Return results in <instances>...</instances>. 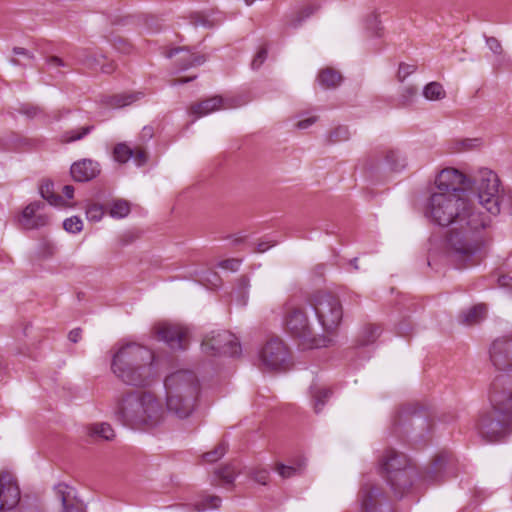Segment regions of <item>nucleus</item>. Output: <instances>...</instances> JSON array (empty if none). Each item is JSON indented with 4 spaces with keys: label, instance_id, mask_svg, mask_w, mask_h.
<instances>
[{
    "label": "nucleus",
    "instance_id": "nucleus-1",
    "mask_svg": "<svg viewBox=\"0 0 512 512\" xmlns=\"http://www.w3.org/2000/svg\"><path fill=\"white\" fill-rule=\"evenodd\" d=\"M425 215L439 226L453 227L447 237V249L459 267L479 263L486 245L483 231L491 219L468 196L459 192H434L427 200Z\"/></svg>",
    "mask_w": 512,
    "mask_h": 512
},
{
    "label": "nucleus",
    "instance_id": "nucleus-2",
    "mask_svg": "<svg viewBox=\"0 0 512 512\" xmlns=\"http://www.w3.org/2000/svg\"><path fill=\"white\" fill-rule=\"evenodd\" d=\"M383 476L394 495L402 498L407 494L416 477L427 485H437L456 477V460L448 452L439 453L424 472L419 474L405 454L388 449L380 459Z\"/></svg>",
    "mask_w": 512,
    "mask_h": 512
},
{
    "label": "nucleus",
    "instance_id": "nucleus-3",
    "mask_svg": "<svg viewBox=\"0 0 512 512\" xmlns=\"http://www.w3.org/2000/svg\"><path fill=\"white\" fill-rule=\"evenodd\" d=\"M114 414L117 421L134 430L154 428L164 419L162 404L146 391H131L122 395L117 401Z\"/></svg>",
    "mask_w": 512,
    "mask_h": 512
},
{
    "label": "nucleus",
    "instance_id": "nucleus-4",
    "mask_svg": "<svg viewBox=\"0 0 512 512\" xmlns=\"http://www.w3.org/2000/svg\"><path fill=\"white\" fill-rule=\"evenodd\" d=\"M153 352L136 343L122 346L113 356L111 369L124 383L148 386L154 377Z\"/></svg>",
    "mask_w": 512,
    "mask_h": 512
},
{
    "label": "nucleus",
    "instance_id": "nucleus-5",
    "mask_svg": "<svg viewBox=\"0 0 512 512\" xmlns=\"http://www.w3.org/2000/svg\"><path fill=\"white\" fill-rule=\"evenodd\" d=\"M167 410L179 419L188 418L195 410L199 381L194 372L179 370L165 378Z\"/></svg>",
    "mask_w": 512,
    "mask_h": 512
},
{
    "label": "nucleus",
    "instance_id": "nucleus-6",
    "mask_svg": "<svg viewBox=\"0 0 512 512\" xmlns=\"http://www.w3.org/2000/svg\"><path fill=\"white\" fill-rule=\"evenodd\" d=\"M476 191L479 204L491 215L500 213L503 188L498 175L487 168H482L474 177L471 186Z\"/></svg>",
    "mask_w": 512,
    "mask_h": 512
},
{
    "label": "nucleus",
    "instance_id": "nucleus-7",
    "mask_svg": "<svg viewBox=\"0 0 512 512\" xmlns=\"http://www.w3.org/2000/svg\"><path fill=\"white\" fill-rule=\"evenodd\" d=\"M285 325L290 335L298 340L303 349H314L326 346L327 339L315 337L308 321L306 312L302 307L288 306Z\"/></svg>",
    "mask_w": 512,
    "mask_h": 512
},
{
    "label": "nucleus",
    "instance_id": "nucleus-8",
    "mask_svg": "<svg viewBox=\"0 0 512 512\" xmlns=\"http://www.w3.org/2000/svg\"><path fill=\"white\" fill-rule=\"evenodd\" d=\"M310 304L325 331L332 332L339 326L343 317V309L336 295L318 291L310 298Z\"/></svg>",
    "mask_w": 512,
    "mask_h": 512
},
{
    "label": "nucleus",
    "instance_id": "nucleus-9",
    "mask_svg": "<svg viewBox=\"0 0 512 512\" xmlns=\"http://www.w3.org/2000/svg\"><path fill=\"white\" fill-rule=\"evenodd\" d=\"M202 352L210 356H238L241 345L237 337L226 330H213L207 333L201 343Z\"/></svg>",
    "mask_w": 512,
    "mask_h": 512
},
{
    "label": "nucleus",
    "instance_id": "nucleus-10",
    "mask_svg": "<svg viewBox=\"0 0 512 512\" xmlns=\"http://www.w3.org/2000/svg\"><path fill=\"white\" fill-rule=\"evenodd\" d=\"M477 429L490 442L498 441L512 432V415L496 413L495 409L481 414Z\"/></svg>",
    "mask_w": 512,
    "mask_h": 512
},
{
    "label": "nucleus",
    "instance_id": "nucleus-11",
    "mask_svg": "<svg viewBox=\"0 0 512 512\" xmlns=\"http://www.w3.org/2000/svg\"><path fill=\"white\" fill-rule=\"evenodd\" d=\"M489 401L496 413L512 415V374L500 373L491 383Z\"/></svg>",
    "mask_w": 512,
    "mask_h": 512
},
{
    "label": "nucleus",
    "instance_id": "nucleus-12",
    "mask_svg": "<svg viewBox=\"0 0 512 512\" xmlns=\"http://www.w3.org/2000/svg\"><path fill=\"white\" fill-rule=\"evenodd\" d=\"M262 366L270 371L286 369L289 364V350L284 342L274 337L269 339L259 352Z\"/></svg>",
    "mask_w": 512,
    "mask_h": 512
},
{
    "label": "nucleus",
    "instance_id": "nucleus-13",
    "mask_svg": "<svg viewBox=\"0 0 512 512\" xmlns=\"http://www.w3.org/2000/svg\"><path fill=\"white\" fill-rule=\"evenodd\" d=\"M406 425H409L413 432L419 430V433L415 434V438H422V431H427L430 428L427 413L416 404L404 405L393 419L395 433H398Z\"/></svg>",
    "mask_w": 512,
    "mask_h": 512
},
{
    "label": "nucleus",
    "instance_id": "nucleus-14",
    "mask_svg": "<svg viewBox=\"0 0 512 512\" xmlns=\"http://www.w3.org/2000/svg\"><path fill=\"white\" fill-rule=\"evenodd\" d=\"M435 184L437 192H459L463 196H468L466 188L471 186V180L458 169L445 168L437 175Z\"/></svg>",
    "mask_w": 512,
    "mask_h": 512
},
{
    "label": "nucleus",
    "instance_id": "nucleus-15",
    "mask_svg": "<svg viewBox=\"0 0 512 512\" xmlns=\"http://www.w3.org/2000/svg\"><path fill=\"white\" fill-rule=\"evenodd\" d=\"M490 360L502 373L512 372V336L497 338L490 347Z\"/></svg>",
    "mask_w": 512,
    "mask_h": 512
},
{
    "label": "nucleus",
    "instance_id": "nucleus-16",
    "mask_svg": "<svg viewBox=\"0 0 512 512\" xmlns=\"http://www.w3.org/2000/svg\"><path fill=\"white\" fill-rule=\"evenodd\" d=\"M156 334L159 340L164 341L173 350H185L187 347V329L168 323L156 326Z\"/></svg>",
    "mask_w": 512,
    "mask_h": 512
},
{
    "label": "nucleus",
    "instance_id": "nucleus-17",
    "mask_svg": "<svg viewBox=\"0 0 512 512\" xmlns=\"http://www.w3.org/2000/svg\"><path fill=\"white\" fill-rule=\"evenodd\" d=\"M45 207L42 201H34L28 204L18 217L21 228L26 230L39 229L49 223L47 215L39 213Z\"/></svg>",
    "mask_w": 512,
    "mask_h": 512
},
{
    "label": "nucleus",
    "instance_id": "nucleus-18",
    "mask_svg": "<svg viewBox=\"0 0 512 512\" xmlns=\"http://www.w3.org/2000/svg\"><path fill=\"white\" fill-rule=\"evenodd\" d=\"M384 500L385 496L381 488L372 483H365L358 494L359 512H380Z\"/></svg>",
    "mask_w": 512,
    "mask_h": 512
},
{
    "label": "nucleus",
    "instance_id": "nucleus-19",
    "mask_svg": "<svg viewBox=\"0 0 512 512\" xmlns=\"http://www.w3.org/2000/svg\"><path fill=\"white\" fill-rule=\"evenodd\" d=\"M75 57L78 62L91 70H100L103 73L110 74L116 69L113 61L108 60L105 55L90 49H79Z\"/></svg>",
    "mask_w": 512,
    "mask_h": 512
},
{
    "label": "nucleus",
    "instance_id": "nucleus-20",
    "mask_svg": "<svg viewBox=\"0 0 512 512\" xmlns=\"http://www.w3.org/2000/svg\"><path fill=\"white\" fill-rule=\"evenodd\" d=\"M113 157L116 162L121 164L127 163L132 159L138 167L144 166L148 161V153L143 147L136 146L132 148L124 142L115 145Z\"/></svg>",
    "mask_w": 512,
    "mask_h": 512
},
{
    "label": "nucleus",
    "instance_id": "nucleus-21",
    "mask_svg": "<svg viewBox=\"0 0 512 512\" xmlns=\"http://www.w3.org/2000/svg\"><path fill=\"white\" fill-rule=\"evenodd\" d=\"M20 501V489L8 475L0 476V512L16 507Z\"/></svg>",
    "mask_w": 512,
    "mask_h": 512
},
{
    "label": "nucleus",
    "instance_id": "nucleus-22",
    "mask_svg": "<svg viewBox=\"0 0 512 512\" xmlns=\"http://www.w3.org/2000/svg\"><path fill=\"white\" fill-rule=\"evenodd\" d=\"M54 491L62 504L61 512H86L83 502L76 497L73 487L59 483L54 487Z\"/></svg>",
    "mask_w": 512,
    "mask_h": 512
},
{
    "label": "nucleus",
    "instance_id": "nucleus-23",
    "mask_svg": "<svg viewBox=\"0 0 512 512\" xmlns=\"http://www.w3.org/2000/svg\"><path fill=\"white\" fill-rule=\"evenodd\" d=\"M70 173L76 182H88L100 173V165L91 159H82L72 164Z\"/></svg>",
    "mask_w": 512,
    "mask_h": 512
},
{
    "label": "nucleus",
    "instance_id": "nucleus-24",
    "mask_svg": "<svg viewBox=\"0 0 512 512\" xmlns=\"http://www.w3.org/2000/svg\"><path fill=\"white\" fill-rule=\"evenodd\" d=\"M225 100L220 96H213L199 103L191 105L190 112L197 117L206 116L221 108H226Z\"/></svg>",
    "mask_w": 512,
    "mask_h": 512
},
{
    "label": "nucleus",
    "instance_id": "nucleus-25",
    "mask_svg": "<svg viewBox=\"0 0 512 512\" xmlns=\"http://www.w3.org/2000/svg\"><path fill=\"white\" fill-rule=\"evenodd\" d=\"M186 51V53L179 58V68L181 70H186L194 66H199L203 64L206 61V57L204 55H196L189 50H187L185 47H178V48H172L166 53L167 58H172L174 55L178 54L179 52Z\"/></svg>",
    "mask_w": 512,
    "mask_h": 512
},
{
    "label": "nucleus",
    "instance_id": "nucleus-26",
    "mask_svg": "<svg viewBox=\"0 0 512 512\" xmlns=\"http://www.w3.org/2000/svg\"><path fill=\"white\" fill-rule=\"evenodd\" d=\"M487 315V307L483 303L476 304L459 314V322L472 326L480 323Z\"/></svg>",
    "mask_w": 512,
    "mask_h": 512
},
{
    "label": "nucleus",
    "instance_id": "nucleus-27",
    "mask_svg": "<svg viewBox=\"0 0 512 512\" xmlns=\"http://www.w3.org/2000/svg\"><path fill=\"white\" fill-rule=\"evenodd\" d=\"M143 96V93L137 92V93H122V94H115L112 96H107L104 98L103 102L112 108H120L124 107L126 105H129L136 100L140 99Z\"/></svg>",
    "mask_w": 512,
    "mask_h": 512
},
{
    "label": "nucleus",
    "instance_id": "nucleus-28",
    "mask_svg": "<svg viewBox=\"0 0 512 512\" xmlns=\"http://www.w3.org/2000/svg\"><path fill=\"white\" fill-rule=\"evenodd\" d=\"M317 80L324 88H336L342 82V75L333 68H325L320 71Z\"/></svg>",
    "mask_w": 512,
    "mask_h": 512
},
{
    "label": "nucleus",
    "instance_id": "nucleus-29",
    "mask_svg": "<svg viewBox=\"0 0 512 512\" xmlns=\"http://www.w3.org/2000/svg\"><path fill=\"white\" fill-rule=\"evenodd\" d=\"M311 395L313 400V406L316 413H319L324 407L327 400L332 395V391L325 387L317 385L311 386Z\"/></svg>",
    "mask_w": 512,
    "mask_h": 512
},
{
    "label": "nucleus",
    "instance_id": "nucleus-30",
    "mask_svg": "<svg viewBox=\"0 0 512 512\" xmlns=\"http://www.w3.org/2000/svg\"><path fill=\"white\" fill-rule=\"evenodd\" d=\"M53 186V182L49 180L43 181L39 187V193L49 204L58 206L63 200L60 195L54 193Z\"/></svg>",
    "mask_w": 512,
    "mask_h": 512
},
{
    "label": "nucleus",
    "instance_id": "nucleus-31",
    "mask_svg": "<svg viewBox=\"0 0 512 512\" xmlns=\"http://www.w3.org/2000/svg\"><path fill=\"white\" fill-rule=\"evenodd\" d=\"M385 161L393 171H401L406 167V158L398 150H389L386 153Z\"/></svg>",
    "mask_w": 512,
    "mask_h": 512
},
{
    "label": "nucleus",
    "instance_id": "nucleus-32",
    "mask_svg": "<svg viewBox=\"0 0 512 512\" xmlns=\"http://www.w3.org/2000/svg\"><path fill=\"white\" fill-rule=\"evenodd\" d=\"M423 96L429 101H436L445 98L446 92L439 82H430L423 88Z\"/></svg>",
    "mask_w": 512,
    "mask_h": 512
},
{
    "label": "nucleus",
    "instance_id": "nucleus-33",
    "mask_svg": "<svg viewBox=\"0 0 512 512\" xmlns=\"http://www.w3.org/2000/svg\"><path fill=\"white\" fill-rule=\"evenodd\" d=\"M238 473V469L234 465L228 464L217 469L215 476L222 481L223 485H231L234 483Z\"/></svg>",
    "mask_w": 512,
    "mask_h": 512
},
{
    "label": "nucleus",
    "instance_id": "nucleus-34",
    "mask_svg": "<svg viewBox=\"0 0 512 512\" xmlns=\"http://www.w3.org/2000/svg\"><path fill=\"white\" fill-rule=\"evenodd\" d=\"M89 433L91 436H97L104 440H112L115 436L113 428L108 423L93 424L89 428Z\"/></svg>",
    "mask_w": 512,
    "mask_h": 512
},
{
    "label": "nucleus",
    "instance_id": "nucleus-35",
    "mask_svg": "<svg viewBox=\"0 0 512 512\" xmlns=\"http://www.w3.org/2000/svg\"><path fill=\"white\" fill-rule=\"evenodd\" d=\"M381 329L379 326L376 325H368L364 328L361 336L359 337V345L360 346H367L369 344H372L376 341V339L380 336Z\"/></svg>",
    "mask_w": 512,
    "mask_h": 512
},
{
    "label": "nucleus",
    "instance_id": "nucleus-36",
    "mask_svg": "<svg viewBox=\"0 0 512 512\" xmlns=\"http://www.w3.org/2000/svg\"><path fill=\"white\" fill-rule=\"evenodd\" d=\"M93 129H94L93 125H87V126L79 128V129L66 131L62 135V141L65 143H71L74 141L81 140L87 134H89Z\"/></svg>",
    "mask_w": 512,
    "mask_h": 512
},
{
    "label": "nucleus",
    "instance_id": "nucleus-37",
    "mask_svg": "<svg viewBox=\"0 0 512 512\" xmlns=\"http://www.w3.org/2000/svg\"><path fill=\"white\" fill-rule=\"evenodd\" d=\"M130 213V205L126 200L118 199L111 205L109 214L113 218H123Z\"/></svg>",
    "mask_w": 512,
    "mask_h": 512
},
{
    "label": "nucleus",
    "instance_id": "nucleus-38",
    "mask_svg": "<svg viewBox=\"0 0 512 512\" xmlns=\"http://www.w3.org/2000/svg\"><path fill=\"white\" fill-rule=\"evenodd\" d=\"M350 138V131L346 126H338L331 130L327 136V143L334 144Z\"/></svg>",
    "mask_w": 512,
    "mask_h": 512
},
{
    "label": "nucleus",
    "instance_id": "nucleus-39",
    "mask_svg": "<svg viewBox=\"0 0 512 512\" xmlns=\"http://www.w3.org/2000/svg\"><path fill=\"white\" fill-rule=\"evenodd\" d=\"M275 470L283 479H288L293 476L301 474L302 465L298 464L296 466H288L282 463H277Z\"/></svg>",
    "mask_w": 512,
    "mask_h": 512
},
{
    "label": "nucleus",
    "instance_id": "nucleus-40",
    "mask_svg": "<svg viewBox=\"0 0 512 512\" xmlns=\"http://www.w3.org/2000/svg\"><path fill=\"white\" fill-rule=\"evenodd\" d=\"M226 451L227 444L225 442H221L212 451L205 453L203 455V459L208 463L216 462L225 455Z\"/></svg>",
    "mask_w": 512,
    "mask_h": 512
},
{
    "label": "nucleus",
    "instance_id": "nucleus-41",
    "mask_svg": "<svg viewBox=\"0 0 512 512\" xmlns=\"http://www.w3.org/2000/svg\"><path fill=\"white\" fill-rule=\"evenodd\" d=\"M63 228L68 233L76 234V233H79V232L82 231V229H83V222H82L80 217L72 216V217L67 218V219L64 220Z\"/></svg>",
    "mask_w": 512,
    "mask_h": 512
},
{
    "label": "nucleus",
    "instance_id": "nucleus-42",
    "mask_svg": "<svg viewBox=\"0 0 512 512\" xmlns=\"http://www.w3.org/2000/svg\"><path fill=\"white\" fill-rule=\"evenodd\" d=\"M418 90L415 86H405L399 96V102L402 106L411 104L416 97Z\"/></svg>",
    "mask_w": 512,
    "mask_h": 512
},
{
    "label": "nucleus",
    "instance_id": "nucleus-43",
    "mask_svg": "<svg viewBox=\"0 0 512 512\" xmlns=\"http://www.w3.org/2000/svg\"><path fill=\"white\" fill-rule=\"evenodd\" d=\"M103 215L104 209L100 204H90L86 209V216L90 221L98 222L102 219Z\"/></svg>",
    "mask_w": 512,
    "mask_h": 512
},
{
    "label": "nucleus",
    "instance_id": "nucleus-44",
    "mask_svg": "<svg viewBox=\"0 0 512 512\" xmlns=\"http://www.w3.org/2000/svg\"><path fill=\"white\" fill-rule=\"evenodd\" d=\"M267 56H268L267 47H265V46L261 47L257 51V53L255 54V56L253 57V59L251 61V68L253 70H258L263 65L265 60L267 59Z\"/></svg>",
    "mask_w": 512,
    "mask_h": 512
},
{
    "label": "nucleus",
    "instance_id": "nucleus-45",
    "mask_svg": "<svg viewBox=\"0 0 512 512\" xmlns=\"http://www.w3.org/2000/svg\"><path fill=\"white\" fill-rule=\"evenodd\" d=\"M250 476L255 482L261 485H266L269 481V472L264 468H255L251 470Z\"/></svg>",
    "mask_w": 512,
    "mask_h": 512
},
{
    "label": "nucleus",
    "instance_id": "nucleus-46",
    "mask_svg": "<svg viewBox=\"0 0 512 512\" xmlns=\"http://www.w3.org/2000/svg\"><path fill=\"white\" fill-rule=\"evenodd\" d=\"M19 112L26 115L29 118H35L42 114V109L38 106L23 104L19 108Z\"/></svg>",
    "mask_w": 512,
    "mask_h": 512
},
{
    "label": "nucleus",
    "instance_id": "nucleus-47",
    "mask_svg": "<svg viewBox=\"0 0 512 512\" xmlns=\"http://www.w3.org/2000/svg\"><path fill=\"white\" fill-rule=\"evenodd\" d=\"M318 9V7H314V6H309V7H306L304 8L297 19H295L294 21H292L291 25L294 27V28H297L301 25V23L308 17H310V15H312L316 10Z\"/></svg>",
    "mask_w": 512,
    "mask_h": 512
},
{
    "label": "nucleus",
    "instance_id": "nucleus-48",
    "mask_svg": "<svg viewBox=\"0 0 512 512\" xmlns=\"http://www.w3.org/2000/svg\"><path fill=\"white\" fill-rule=\"evenodd\" d=\"M366 27L368 30L373 31L374 35L379 36V31L382 29L378 16L375 14L370 15L366 20Z\"/></svg>",
    "mask_w": 512,
    "mask_h": 512
},
{
    "label": "nucleus",
    "instance_id": "nucleus-49",
    "mask_svg": "<svg viewBox=\"0 0 512 512\" xmlns=\"http://www.w3.org/2000/svg\"><path fill=\"white\" fill-rule=\"evenodd\" d=\"M221 498L219 496H207L203 499L202 505L203 510L205 509H217L221 505Z\"/></svg>",
    "mask_w": 512,
    "mask_h": 512
},
{
    "label": "nucleus",
    "instance_id": "nucleus-50",
    "mask_svg": "<svg viewBox=\"0 0 512 512\" xmlns=\"http://www.w3.org/2000/svg\"><path fill=\"white\" fill-rule=\"evenodd\" d=\"M415 71V67L413 65H408V64H400L399 66V69H398V79L400 81H403L408 75H410L411 73H413Z\"/></svg>",
    "mask_w": 512,
    "mask_h": 512
},
{
    "label": "nucleus",
    "instance_id": "nucleus-51",
    "mask_svg": "<svg viewBox=\"0 0 512 512\" xmlns=\"http://www.w3.org/2000/svg\"><path fill=\"white\" fill-rule=\"evenodd\" d=\"M240 264L241 262L238 259H227L220 262L219 266L230 271H237L240 267Z\"/></svg>",
    "mask_w": 512,
    "mask_h": 512
},
{
    "label": "nucleus",
    "instance_id": "nucleus-52",
    "mask_svg": "<svg viewBox=\"0 0 512 512\" xmlns=\"http://www.w3.org/2000/svg\"><path fill=\"white\" fill-rule=\"evenodd\" d=\"M486 43L488 45V47L490 48V50L495 53V54H500L501 51H502V46L500 44V42L494 38V37H487L486 38Z\"/></svg>",
    "mask_w": 512,
    "mask_h": 512
},
{
    "label": "nucleus",
    "instance_id": "nucleus-53",
    "mask_svg": "<svg viewBox=\"0 0 512 512\" xmlns=\"http://www.w3.org/2000/svg\"><path fill=\"white\" fill-rule=\"evenodd\" d=\"M153 135H154L153 127L145 126V127H143V129L139 135V140L141 142H147L153 138Z\"/></svg>",
    "mask_w": 512,
    "mask_h": 512
},
{
    "label": "nucleus",
    "instance_id": "nucleus-54",
    "mask_svg": "<svg viewBox=\"0 0 512 512\" xmlns=\"http://www.w3.org/2000/svg\"><path fill=\"white\" fill-rule=\"evenodd\" d=\"M47 65L50 67H66L67 64L57 56H51L46 60Z\"/></svg>",
    "mask_w": 512,
    "mask_h": 512
},
{
    "label": "nucleus",
    "instance_id": "nucleus-55",
    "mask_svg": "<svg viewBox=\"0 0 512 512\" xmlns=\"http://www.w3.org/2000/svg\"><path fill=\"white\" fill-rule=\"evenodd\" d=\"M13 53L15 55H21L23 57H25L26 59L28 60H33L34 59V55L33 53H31L30 51H28L27 49L25 48H21V47H14L13 48Z\"/></svg>",
    "mask_w": 512,
    "mask_h": 512
},
{
    "label": "nucleus",
    "instance_id": "nucleus-56",
    "mask_svg": "<svg viewBox=\"0 0 512 512\" xmlns=\"http://www.w3.org/2000/svg\"><path fill=\"white\" fill-rule=\"evenodd\" d=\"M317 118L316 117H309V118H306L304 120H301V121H298L296 126L299 128V129H306L308 127H310L312 124H314L316 122Z\"/></svg>",
    "mask_w": 512,
    "mask_h": 512
},
{
    "label": "nucleus",
    "instance_id": "nucleus-57",
    "mask_svg": "<svg viewBox=\"0 0 512 512\" xmlns=\"http://www.w3.org/2000/svg\"><path fill=\"white\" fill-rule=\"evenodd\" d=\"M81 334L82 330L80 328H75L69 332L68 339L73 343H77L81 339Z\"/></svg>",
    "mask_w": 512,
    "mask_h": 512
},
{
    "label": "nucleus",
    "instance_id": "nucleus-58",
    "mask_svg": "<svg viewBox=\"0 0 512 512\" xmlns=\"http://www.w3.org/2000/svg\"><path fill=\"white\" fill-rule=\"evenodd\" d=\"M118 43L121 46H118L117 44H115V46L119 51L123 53H128L130 51L131 45L127 43L125 40L119 39Z\"/></svg>",
    "mask_w": 512,
    "mask_h": 512
},
{
    "label": "nucleus",
    "instance_id": "nucleus-59",
    "mask_svg": "<svg viewBox=\"0 0 512 512\" xmlns=\"http://www.w3.org/2000/svg\"><path fill=\"white\" fill-rule=\"evenodd\" d=\"M274 245H275V243H272V242H260L257 245L256 251L259 253H263Z\"/></svg>",
    "mask_w": 512,
    "mask_h": 512
},
{
    "label": "nucleus",
    "instance_id": "nucleus-60",
    "mask_svg": "<svg viewBox=\"0 0 512 512\" xmlns=\"http://www.w3.org/2000/svg\"><path fill=\"white\" fill-rule=\"evenodd\" d=\"M134 239H135V237H134L133 233L128 232L121 236L120 241L123 245H127V244L131 243Z\"/></svg>",
    "mask_w": 512,
    "mask_h": 512
},
{
    "label": "nucleus",
    "instance_id": "nucleus-61",
    "mask_svg": "<svg viewBox=\"0 0 512 512\" xmlns=\"http://www.w3.org/2000/svg\"><path fill=\"white\" fill-rule=\"evenodd\" d=\"M62 192L68 199H71L74 196V187L72 185H65Z\"/></svg>",
    "mask_w": 512,
    "mask_h": 512
},
{
    "label": "nucleus",
    "instance_id": "nucleus-62",
    "mask_svg": "<svg viewBox=\"0 0 512 512\" xmlns=\"http://www.w3.org/2000/svg\"><path fill=\"white\" fill-rule=\"evenodd\" d=\"M194 78H195V76L194 77H190V78H178V79H175L172 82V85H179V84L188 83V82L192 81Z\"/></svg>",
    "mask_w": 512,
    "mask_h": 512
},
{
    "label": "nucleus",
    "instance_id": "nucleus-63",
    "mask_svg": "<svg viewBox=\"0 0 512 512\" xmlns=\"http://www.w3.org/2000/svg\"><path fill=\"white\" fill-rule=\"evenodd\" d=\"M510 279H511V278H510L509 276H501V277H499L498 281H499V283H500L501 285H503V286H507V285H508V283H509V280H510Z\"/></svg>",
    "mask_w": 512,
    "mask_h": 512
},
{
    "label": "nucleus",
    "instance_id": "nucleus-64",
    "mask_svg": "<svg viewBox=\"0 0 512 512\" xmlns=\"http://www.w3.org/2000/svg\"><path fill=\"white\" fill-rule=\"evenodd\" d=\"M357 261H358L357 258H354L351 260V265H353L354 269H356V270L358 269Z\"/></svg>",
    "mask_w": 512,
    "mask_h": 512
}]
</instances>
